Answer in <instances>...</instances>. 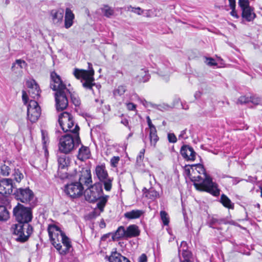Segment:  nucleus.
<instances>
[{"instance_id":"1","label":"nucleus","mask_w":262,"mask_h":262,"mask_svg":"<svg viewBox=\"0 0 262 262\" xmlns=\"http://www.w3.org/2000/svg\"><path fill=\"white\" fill-rule=\"evenodd\" d=\"M48 231L52 244L61 255L69 252L71 244L70 239L59 227L54 225L48 226Z\"/></svg>"},{"instance_id":"2","label":"nucleus","mask_w":262,"mask_h":262,"mask_svg":"<svg viewBox=\"0 0 262 262\" xmlns=\"http://www.w3.org/2000/svg\"><path fill=\"white\" fill-rule=\"evenodd\" d=\"M195 170L199 173H203L204 179L201 176H194L191 180L194 182L195 188L201 191L208 192L213 195L217 196L220 194V190L217 188V185L212 181V178L207 174L204 167L201 164H197Z\"/></svg>"},{"instance_id":"3","label":"nucleus","mask_w":262,"mask_h":262,"mask_svg":"<svg viewBox=\"0 0 262 262\" xmlns=\"http://www.w3.org/2000/svg\"><path fill=\"white\" fill-rule=\"evenodd\" d=\"M89 70L79 69L75 68L73 72V74L75 77L80 80L83 88L87 90H90L94 94V89L95 88L98 91L101 88L100 84H97L94 82V71L92 68V64L88 63Z\"/></svg>"},{"instance_id":"4","label":"nucleus","mask_w":262,"mask_h":262,"mask_svg":"<svg viewBox=\"0 0 262 262\" xmlns=\"http://www.w3.org/2000/svg\"><path fill=\"white\" fill-rule=\"evenodd\" d=\"M73 134V136L70 134H67L60 138L58 148L61 153L69 154L80 143L79 132Z\"/></svg>"},{"instance_id":"5","label":"nucleus","mask_w":262,"mask_h":262,"mask_svg":"<svg viewBox=\"0 0 262 262\" xmlns=\"http://www.w3.org/2000/svg\"><path fill=\"white\" fill-rule=\"evenodd\" d=\"M58 122L64 132H70L72 133L79 132V126L75 124L73 116L68 112H64L59 116Z\"/></svg>"},{"instance_id":"6","label":"nucleus","mask_w":262,"mask_h":262,"mask_svg":"<svg viewBox=\"0 0 262 262\" xmlns=\"http://www.w3.org/2000/svg\"><path fill=\"white\" fill-rule=\"evenodd\" d=\"M16 241L21 243L27 241L33 232V227L29 224L18 223L12 227Z\"/></svg>"},{"instance_id":"7","label":"nucleus","mask_w":262,"mask_h":262,"mask_svg":"<svg viewBox=\"0 0 262 262\" xmlns=\"http://www.w3.org/2000/svg\"><path fill=\"white\" fill-rule=\"evenodd\" d=\"M13 214L18 223L28 224L32 219L31 209L20 204L14 208Z\"/></svg>"},{"instance_id":"8","label":"nucleus","mask_w":262,"mask_h":262,"mask_svg":"<svg viewBox=\"0 0 262 262\" xmlns=\"http://www.w3.org/2000/svg\"><path fill=\"white\" fill-rule=\"evenodd\" d=\"M13 194L17 200H19L22 203L30 204L33 203L34 193L29 188L16 189Z\"/></svg>"},{"instance_id":"9","label":"nucleus","mask_w":262,"mask_h":262,"mask_svg":"<svg viewBox=\"0 0 262 262\" xmlns=\"http://www.w3.org/2000/svg\"><path fill=\"white\" fill-rule=\"evenodd\" d=\"M41 114V109L37 102L34 100H30L27 105V116L31 122H35Z\"/></svg>"},{"instance_id":"10","label":"nucleus","mask_w":262,"mask_h":262,"mask_svg":"<svg viewBox=\"0 0 262 262\" xmlns=\"http://www.w3.org/2000/svg\"><path fill=\"white\" fill-rule=\"evenodd\" d=\"M83 187L78 182H72L65 186L64 191L70 197L73 199L81 196L83 192Z\"/></svg>"},{"instance_id":"11","label":"nucleus","mask_w":262,"mask_h":262,"mask_svg":"<svg viewBox=\"0 0 262 262\" xmlns=\"http://www.w3.org/2000/svg\"><path fill=\"white\" fill-rule=\"evenodd\" d=\"M50 88L56 92L62 91H68L66 85L63 83L59 75L55 72H52L50 74Z\"/></svg>"},{"instance_id":"12","label":"nucleus","mask_w":262,"mask_h":262,"mask_svg":"<svg viewBox=\"0 0 262 262\" xmlns=\"http://www.w3.org/2000/svg\"><path fill=\"white\" fill-rule=\"evenodd\" d=\"M70 93V91H60L55 93V98L56 101V106L57 111H62L66 109L68 105V100L67 94Z\"/></svg>"},{"instance_id":"13","label":"nucleus","mask_w":262,"mask_h":262,"mask_svg":"<svg viewBox=\"0 0 262 262\" xmlns=\"http://www.w3.org/2000/svg\"><path fill=\"white\" fill-rule=\"evenodd\" d=\"M79 182L83 186V185L89 187L92 184V179L91 169L89 167H82L78 173Z\"/></svg>"},{"instance_id":"14","label":"nucleus","mask_w":262,"mask_h":262,"mask_svg":"<svg viewBox=\"0 0 262 262\" xmlns=\"http://www.w3.org/2000/svg\"><path fill=\"white\" fill-rule=\"evenodd\" d=\"M180 154L183 158L187 161H194L196 156V153L193 148L187 145H184L181 147Z\"/></svg>"},{"instance_id":"15","label":"nucleus","mask_w":262,"mask_h":262,"mask_svg":"<svg viewBox=\"0 0 262 262\" xmlns=\"http://www.w3.org/2000/svg\"><path fill=\"white\" fill-rule=\"evenodd\" d=\"M13 186L12 180L10 179H3L0 181V193L10 194L13 192Z\"/></svg>"},{"instance_id":"16","label":"nucleus","mask_w":262,"mask_h":262,"mask_svg":"<svg viewBox=\"0 0 262 262\" xmlns=\"http://www.w3.org/2000/svg\"><path fill=\"white\" fill-rule=\"evenodd\" d=\"M27 85L29 89V94L30 96L34 99L38 98L40 95V90L35 80L32 79L28 81Z\"/></svg>"},{"instance_id":"17","label":"nucleus","mask_w":262,"mask_h":262,"mask_svg":"<svg viewBox=\"0 0 262 262\" xmlns=\"http://www.w3.org/2000/svg\"><path fill=\"white\" fill-rule=\"evenodd\" d=\"M64 10L63 9L53 10L51 11L50 14L53 23L57 26H60L63 21Z\"/></svg>"},{"instance_id":"18","label":"nucleus","mask_w":262,"mask_h":262,"mask_svg":"<svg viewBox=\"0 0 262 262\" xmlns=\"http://www.w3.org/2000/svg\"><path fill=\"white\" fill-rule=\"evenodd\" d=\"M242 10V17L248 21H252L256 17L254 8L249 6L241 8Z\"/></svg>"},{"instance_id":"19","label":"nucleus","mask_w":262,"mask_h":262,"mask_svg":"<svg viewBox=\"0 0 262 262\" xmlns=\"http://www.w3.org/2000/svg\"><path fill=\"white\" fill-rule=\"evenodd\" d=\"M144 214V211L141 209H133L126 212L124 214L125 219L128 220H135L139 219Z\"/></svg>"},{"instance_id":"20","label":"nucleus","mask_w":262,"mask_h":262,"mask_svg":"<svg viewBox=\"0 0 262 262\" xmlns=\"http://www.w3.org/2000/svg\"><path fill=\"white\" fill-rule=\"evenodd\" d=\"M74 18L75 15L72 10L69 8H66L64 17V27L66 29H69L73 26Z\"/></svg>"},{"instance_id":"21","label":"nucleus","mask_w":262,"mask_h":262,"mask_svg":"<svg viewBox=\"0 0 262 262\" xmlns=\"http://www.w3.org/2000/svg\"><path fill=\"white\" fill-rule=\"evenodd\" d=\"M126 238H132L138 236L140 234L139 227L135 225H130L126 229Z\"/></svg>"},{"instance_id":"22","label":"nucleus","mask_w":262,"mask_h":262,"mask_svg":"<svg viewBox=\"0 0 262 262\" xmlns=\"http://www.w3.org/2000/svg\"><path fill=\"white\" fill-rule=\"evenodd\" d=\"M95 174L100 181L108 177V172L104 164L98 165L95 167Z\"/></svg>"},{"instance_id":"23","label":"nucleus","mask_w":262,"mask_h":262,"mask_svg":"<svg viewBox=\"0 0 262 262\" xmlns=\"http://www.w3.org/2000/svg\"><path fill=\"white\" fill-rule=\"evenodd\" d=\"M100 192L98 191L96 187H92L89 191H87L85 198L90 202H94L100 198Z\"/></svg>"},{"instance_id":"24","label":"nucleus","mask_w":262,"mask_h":262,"mask_svg":"<svg viewBox=\"0 0 262 262\" xmlns=\"http://www.w3.org/2000/svg\"><path fill=\"white\" fill-rule=\"evenodd\" d=\"M27 66V63L24 60L21 59H16L15 62L12 63L11 70L16 74H21L23 72L22 69Z\"/></svg>"},{"instance_id":"25","label":"nucleus","mask_w":262,"mask_h":262,"mask_svg":"<svg viewBox=\"0 0 262 262\" xmlns=\"http://www.w3.org/2000/svg\"><path fill=\"white\" fill-rule=\"evenodd\" d=\"M106 258H107L110 262H130L127 258L116 251L112 252L109 257L106 256Z\"/></svg>"},{"instance_id":"26","label":"nucleus","mask_w":262,"mask_h":262,"mask_svg":"<svg viewBox=\"0 0 262 262\" xmlns=\"http://www.w3.org/2000/svg\"><path fill=\"white\" fill-rule=\"evenodd\" d=\"M66 155H58V164L59 169H66L70 165V158Z\"/></svg>"},{"instance_id":"27","label":"nucleus","mask_w":262,"mask_h":262,"mask_svg":"<svg viewBox=\"0 0 262 262\" xmlns=\"http://www.w3.org/2000/svg\"><path fill=\"white\" fill-rule=\"evenodd\" d=\"M90 156V151L89 148L84 146H82L79 149L77 158L81 161H84L88 159Z\"/></svg>"},{"instance_id":"28","label":"nucleus","mask_w":262,"mask_h":262,"mask_svg":"<svg viewBox=\"0 0 262 262\" xmlns=\"http://www.w3.org/2000/svg\"><path fill=\"white\" fill-rule=\"evenodd\" d=\"M182 251V255L184 258L183 260H190L191 258V252L187 250L186 242L183 241L181 242L179 251Z\"/></svg>"},{"instance_id":"29","label":"nucleus","mask_w":262,"mask_h":262,"mask_svg":"<svg viewBox=\"0 0 262 262\" xmlns=\"http://www.w3.org/2000/svg\"><path fill=\"white\" fill-rule=\"evenodd\" d=\"M150 76L148 72L144 69H141L136 77V80L139 82H145L149 79Z\"/></svg>"},{"instance_id":"30","label":"nucleus","mask_w":262,"mask_h":262,"mask_svg":"<svg viewBox=\"0 0 262 262\" xmlns=\"http://www.w3.org/2000/svg\"><path fill=\"white\" fill-rule=\"evenodd\" d=\"M126 229L123 226H120L113 235L114 240H118L120 238H126Z\"/></svg>"},{"instance_id":"31","label":"nucleus","mask_w":262,"mask_h":262,"mask_svg":"<svg viewBox=\"0 0 262 262\" xmlns=\"http://www.w3.org/2000/svg\"><path fill=\"white\" fill-rule=\"evenodd\" d=\"M113 181V178L108 176L104 179V180H101L100 181L103 185L104 189L107 191H110L112 187Z\"/></svg>"},{"instance_id":"32","label":"nucleus","mask_w":262,"mask_h":262,"mask_svg":"<svg viewBox=\"0 0 262 262\" xmlns=\"http://www.w3.org/2000/svg\"><path fill=\"white\" fill-rule=\"evenodd\" d=\"M221 202L223 205L229 209H233L234 204L231 200L225 194H222L221 196Z\"/></svg>"},{"instance_id":"33","label":"nucleus","mask_w":262,"mask_h":262,"mask_svg":"<svg viewBox=\"0 0 262 262\" xmlns=\"http://www.w3.org/2000/svg\"><path fill=\"white\" fill-rule=\"evenodd\" d=\"M149 138L151 145L155 146L159 139L157 135V130L155 127H152L149 130Z\"/></svg>"},{"instance_id":"34","label":"nucleus","mask_w":262,"mask_h":262,"mask_svg":"<svg viewBox=\"0 0 262 262\" xmlns=\"http://www.w3.org/2000/svg\"><path fill=\"white\" fill-rule=\"evenodd\" d=\"M9 217V213L4 206H0V221H6Z\"/></svg>"},{"instance_id":"35","label":"nucleus","mask_w":262,"mask_h":262,"mask_svg":"<svg viewBox=\"0 0 262 262\" xmlns=\"http://www.w3.org/2000/svg\"><path fill=\"white\" fill-rule=\"evenodd\" d=\"M126 91V87L125 85H121L115 88L113 91L114 95L116 96H121Z\"/></svg>"},{"instance_id":"36","label":"nucleus","mask_w":262,"mask_h":262,"mask_svg":"<svg viewBox=\"0 0 262 262\" xmlns=\"http://www.w3.org/2000/svg\"><path fill=\"white\" fill-rule=\"evenodd\" d=\"M146 196L151 200H154L159 198L160 195L159 193L157 191H156L154 188H151L148 190L146 193Z\"/></svg>"},{"instance_id":"37","label":"nucleus","mask_w":262,"mask_h":262,"mask_svg":"<svg viewBox=\"0 0 262 262\" xmlns=\"http://www.w3.org/2000/svg\"><path fill=\"white\" fill-rule=\"evenodd\" d=\"M101 9L104 15L107 17H110L114 13V10L107 5L104 6Z\"/></svg>"},{"instance_id":"38","label":"nucleus","mask_w":262,"mask_h":262,"mask_svg":"<svg viewBox=\"0 0 262 262\" xmlns=\"http://www.w3.org/2000/svg\"><path fill=\"white\" fill-rule=\"evenodd\" d=\"M108 198V196L107 195H105V196L100 198L97 203V207L101 211L103 210V208L106 204Z\"/></svg>"},{"instance_id":"39","label":"nucleus","mask_w":262,"mask_h":262,"mask_svg":"<svg viewBox=\"0 0 262 262\" xmlns=\"http://www.w3.org/2000/svg\"><path fill=\"white\" fill-rule=\"evenodd\" d=\"M160 216L163 224L165 226L168 225L169 222L168 214L165 211H161Z\"/></svg>"},{"instance_id":"40","label":"nucleus","mask_w":262,"mask_h":262,"mask_svg":"<svg viewBox=\"0 0 262 262\" xmlns=\"http://www.w3.org/2000/svg\"><path fill=\"white\" fill-rule=\"evenodd\" d=\"M10 169L5 164L2 165L0 167V173L4 176H7L10 173Z\"/></svg>"},{"instance_id":"41","label":"nucleus","mask_w":262,"mask_h":262,"mask_svg":"<svg viewBox=\"0 0 262 262\" xmlns=\"http://www.w3.org/2000/svg\"><path fill=\"white\" fill-rule=\"evenodd\" d=\"M13 175L15 180L17 182H19L24 178L23 174L18 169H15Z\"/></svg>"},{"instance_id":"42","label":"nucleus","mask_w":262,"mask_h":262,"mask_svg":"<svg viewBox=\"0 0 262 262\" xmlns=\"http://www.w3.org/2000/svg\"><path fill=\"white\" fill-rule=\"evenodd\" d=\"M158 74L161 76H166L169 74V71L168 68H165L162 65L158 67Z\"/></svg>"},{"instance_id":"43","label":"nucleus","mask_w":262,"mask_h":262,"mask_svg":"<svg viewBox=\"0 0 262 262\" xmlns=\"http://www.w3.org/2000/svg\"><path fill=\"white\" fill-rule=\"evenodd\" d=\"M127 9L128 11H129L130 9H131L132 12L135 13L138 15H141L143 12V11L140 7L135 8L133 7L132 6H129L127 7Z\"/></svg>"},{"instance_id":"44","label":"nucleus","mask_w":262,"mask_h":262,"mask_svg":"<svg viewBox=\"0 0 262 262\" xmlns=\"http://www.w3.org/2000/svg\"><path fill=\"white\" fill-rule=\"evenodd\" d=\"M120 161V157L119 156H114L111 159V165L112 167H116Z\"/></svg>"},{"instance_id":"45","label":"nucleus","mask_w":262,"mask_h":262,"mask_svg":"<svg viewBox=\"0 0 262 262\" xmlns=\"http://www.w3.org/2000/svg\"><path fill=\"white\" fill-rule=\"evenodd\" d=\"M168 141L170 143H176L177 141V138L173 133H168L167 135Z\"/></svg>"},{"instance_id":"46","label":"nucleus","mask_w":262,"mask_h":262,"mask_svg":"<svg viewBox=\"0 0 262 262\" xmlns=\"http://www.w3.org/2000/svg\"><path fill=\"white\" fill-rule=\"evenodd\" d=\"M205 62L206 64L209 66H214L217 65V63L215 62V60L212 58H206Z\"/></svg>"},{"instance_id":"47","label":"nucleus","mask_w":262,"mask_h":262,"mask_svg":"<svg viewBox=\"0 0 262 262\" xmlns=\"http://www.w3.org/2000/svg\"><path fill=\"white\" fill-rule=\"evenodd\" d=\"M123 115L122 114L121 115L122 119L121 120V123L123 124L124 126L127 127L128 129L129 130H131V127L129 125V122H128V119H127L125 118H123Z\"/></svg>"},{"instance_id":"48","label":"nucleus","mask_w":262,"mask_h":262,"mask_svg":"<svg viewBox=\"0 0 262 262\" xmlns=\"http://www.w3.org/2000/svg\"><path fill=\"white\" fill-rule=\"evenodd\" d=\"M71 100L75 106H79L80 104V101L77 97L74 95L71 96Z\"/></svg>"},{"instance_id":"49","label":"nucleus","mask_w":262,"mask_h":262,"mask_svg":"<svg viewBox=\"0 0 262 262\" xmlns=\"http://www.w3.org/2000/svg\"><path fill=\"white\" fill-rule=\"evenodd\" d=\"M250 98L245 96H241L238 100V101L241 104L247 103L250 102Z\"/></svg>"},{"instance_id":"50","label":"nucleus","mask_w":262,"mask_h":262,"mask_svg":"<svg viewBox=\"0 0 262 262\" xmlns=\"http://www.w3.org/2000/svg\"><path fill=\"white\" fill-rule=\"evenodd\" d=\"M41 136H42V142H43V144L44 145H45L47 142L48 141V135H47V133L44 131V130H41Z\"/></svg>"},{"instance_id":"51","label":"nucleus","mask_w":262,"mask_h":262,"mask_svg":"<svg viewBox=\"0 0 262 262\" xmlns=\"http://www.w3.org/2000/svg\"><path fill=\"white\" fill-rule=\"evenodd\" d=\"M238 4L241 8L250 6L249 0H238Z\"/></svg>"},{"instance_id":"52","label":"nucleus","mask_w":262,"mask_h":262,"mask_svg":"<svg viewBox=\"0 0 262 262\" xmlns=\"http://www.w3.org/2000/svg\"><path fill=\"white\" fill-rule=\"evenodd\" d=\"M127 109L128 111H135L136 108V105L132 102L126 103Z\"/></svg>"},{"instance_id":"53","label":"nucleus","mask_w":262,"mask_h":262,"mask_svg":"<svg viewBox=\"0 0 262 262\" xmlns=\"http://www.w3.org/2000/svg\"><path fill=\"white\" fill-rule=\"evenodd\" d=\"M169 108H170V106L168 105L165 104L159 105L157 106V109L160 111H165L168 110Z\"/></svg>"},{"instance_id":"54","label":"nucleus","mask_w":262,"mask_h":262,"mask_svg":"<svg viewBox=\"0 0 262 262\" xmlns=\"http://www.w3.org/2000/svg\"><path fill=\"white\" fill-rule=\"evenodd\" d=\"M22 99L24 103L25 104H27L28 100V97L27 93L25 91H23L22 92Z\"/></svg>"},{"instance_id":"55","label":"nucleus","mask_w":262,"mask_h":262,"mask_svg":"<svg viewBox=\"0 0 262 262\" xmlns=\"http://www.w3.org/2000/svg\"><path fill=\"white\" fill-rule=\"evenodd\" d=\"M197 165H186L185 167V170L187 175H190V168H192L193 167H196Z\"/></svg>"},{"instance_id":"56","label":"nucleus","mask_w":262,"mask_h":262,"mask_svg":"<svg viewBox=\"0 0 262 262\" xmlns=\"http://www.w3.org/2000/svg\"><path fill=\"white\" fill-rule=\"evenodd\" d=\"M250 102H251L252 103H253L254 104H258L259 103V102L260 101L259 98H255L253 97H250Z\"/></svg>"},{"instance_id":"57","label":"nucleus","mask_w":262,"mask_h":262,"mask_svg":"<svg viewBox=\"0 0 262 262\" xmlns=\"http://www.w3.org/2000/svg\"><path fill=\"white\" fill-rule=\"evenodd\" d=\"M139 262H146L147 261V256L145 254H141L139 257L138 259Z\"/></svg>"},{"instance_id":"58","label":"nucleus","mask_w":262,"mask_h":262,"mask_svg":"<svg viewBox=\"0 0 262 262\" xmlns=\"http://www.w3.org/2000/svg\"><path fill=\"white\" fill-rule=\"evenodd\" d=\"M229 2V5L231 9H235V0H228Z\"/></svg>"},{"instance_id":"59","label":"nucleus","mask_w":262,"mask_h":262,"mask_svg":"<svg viewBox=\"0 0 262 262\" xmlns=\"http://www.w3.org/2000/svg\"><path fill=\"white\" fill-rule=\"evenodd\" d=\"M186 130L184 129L181 131L180 134L179 136V138H187V137H185L184 136L186 134Z\"/></svg>"},{"instance_id":"60","label":"nucleus","mask_w":262,"mask_h":262,"mask_svg":"<svg viewBox=\"0 0 262 262\" xmlns=\"http://www.w3.org/2000/svg\"><path fill=\"white\" fill-rule=\"evenodd\" d=\"M147 123H148V125L149 126V130L151 129V128L152 127H155L151 123V120L150 119L149 117H147Z\"/></svg>"},{"instance_id":"61","label":"nucleus","mask_w":262,"mask_h":262,"mask_svg":"<svg viewBox=\"0 0 262 262\" xmlns=\"http://www.w3.org/2000/svg\"><path fill=\"white\" fill-rule=\"evenodd\" d=\"M141 103L143 104L145 107H147L148 103L145 100H140Z\"/></svg>"},{"instance_id":"62","label":"nucleus","mask_w":262,"mask_h":262,"mask_svg":"<svg viewBox=\"0 0 262 262\" xmlns=\"http://www.w3.org/2000/svg\"><path fill=\"white\" fill-rule=\"evenodd\" d=\"M231 14L235 17H237L236 14V12L234 11V9H232V11L231 12Z\"/></svg>"},{"instance_id":"63","label":"nucleus","mask_w":262,"mask_h":262,"mask_svg":"<svg viewBox=\"0 0 262 262\" xmlns=\"http://www.w3.org/2000/svg\"><path fill=\"white\" fill-rule=\"evenodd\" d=\"M100 227L101 228H103V227H105V224L103 221L102 222H101V223L100 224Z\"/></svg>"},{"instance_id":"64","label":"nucleus","mask_w":262,"mask_h":262,"mask_svg":"<svg viewBox=\"0 0 262 262\" xmlns=\"http://www.w3.org/2000/svg\"><path fill=\"white\" fill-rule=\"evenodd\" d=\"M181 262H191V260H183Z\"/></svg>"}]
</instances>
